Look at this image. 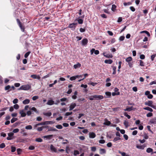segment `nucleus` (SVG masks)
I'll list each match as a JSON object with an SVG mask.
<instances>
[{"instance_id": "f257e3e1", "label": "nucleus", "mask_w": 156, "mask_h": 156, "mask_svg": "<svg viewBox=\"0 0 156 156\" xmlns=\"http://www.w3.org/2000/svg\"><path fill=\"white\" fill-rule=\"evenodd\" d=\"M31 86L29 84L25 85H22L21 86L20 88L18 89L19 90H28L31 88Z\"/></svg>"}, {"instance_id": "f03ea898", "label": "nucleus", "mask_w": 156, "mask_h": 156, "mask_svg": "<svg viewBox=\"0 0 156 156\" xmlns=\"http://www.w3.org/2000/svg\"><path fill=\"white\" fill-rule=\"evenodd\" d=\"M153 102L152 101H148L147 102L145 103V105H147L151 107V108L155 109L156 106L152 105Z\"/></svg>"}, {"instance_id": "7ed1b4c3", "label": "nucleus", "mask_w": 156, "mask_h": 156, "mask_svg": "<svg viewBox=\"0 0 156 156\" xmlns=\"http://www.w3.org/2000/svg\"><path fill=\"white\" fill-rule=\"evenodd\" d=\"M16 21H17V22L18 25L19 26V27H20V29H21L22 31L23 32H24V30H25V28L24 26H23V25L22 24V23L20 22V20L17 19H16Z\"/></svg>"}, {"instance_id": "20e7f679", "label": "nucleus", "mask_w": 156, "mask_h": 156, "mask_svg": "<svg viewBox=\"0 0 156 156\" xmlns=\"http://www.w3.org/2000/svg\"><path fill=\"white\" fill-rule=\"evenodd\" d=\"M88 41L87 38L83 39L81 41L82 44L83 46L86 45L88 43Z\"/></svg>"}, {"instance_id": "39448f33", "label": "nucleus", "mask_w": 156, "mask_h": 156, "mask_svg": "<svg viewBox=\"0 0 156 156\" xmlns=\"http://www.w3.org/2000/svg\"><path fill=\"white\" fill-rule=\"evenodd\" d=\"M93 97L97 100H101L103 98V96L101 95H94L93 96Z\"/></svg>"}, {"instance_id": "423d86ee", "label": "nucleus", "mask_w": 156, "mask_h": 156, "mask_svg": "<svg viewBox=\"0 0 156 156\" xmlns=\"http://www.w3.org/2000/svg\"><path fill=\"white\" fill-rule=\"evenodd\" d=\"M132 60V59H126V61L128 62L130 67H132L133 62Z\"/></svg>"}, {"instance_id": "0eeeda50", "label": "nucleus", "mask_w": 156, "mask_h": 156, "mask_svg": "<svg viewBox=\"0 0 156 156\" xmlns=\"http://www.w3.org/2000/svg\"><path fill=\"white\" fill-rule=\"evenodd\" d=\"M82 75H76L75 76H73L70 78V80L71 81H73L75 80L76 78H79V77H81Z\"/></svg>"}, {"instance_id": "6e6552de", "label": "nucleus", "mask_w": 156, "mask_h": 156, "mask_svg": "<svg viewBox=\"0 0 156 156\" xmlns=\"http://www.w3.org/2000/svg\"><path fill=\"white\" fill-rule=\"evenodd\" d=\"M76 104L75 103H72L69 106V111L72 110L76 106Z\"/></svg>"}, {"instance_id": "1a4fd4ad", "label": "nucleus", "mask_w": 156, "mask_h": 156, "mask_svg": "<svg viewBox=\"0 0 156 156\" xmlns=\"http://www.w3.org/2000/svg\"><path fill=\"white\" fill-rule=\"evenodd\" d=\"M104 56L106 58H112V54L109 53H103Z\"/></svg>"}, {"instance_id": "9d476101", "label": "nucleus", "mask_w": 156, "mask_h": 156, "mask_svg": "<svg viewBox=\"0 0 156 156\" xmlns=\"http://www.w3.org/2000/svg\"><path fill=\"white\" fill-rule=\"evenodd\" d=\"M90 138H94L96 137V135L94 132H90L89 134Z\"/></svg>"}, {"instance_id": "9b49d317", "label": "nucleus", "mask_w": 156, "mask_h": 156, "mask_svg": "<svg viewBox=\"0 0 156 156\" xmlns=\"http://www.w3.org/2000/svg\"><path fill=\"white\" fill-rule=\"evenodd\" d=\"M150 122L151 124H156V117L150 120L149 121Z\"/></svg>"}, {"instance_id": "f8f14e48", "label": "nucleus", "mask_w": 156, "mask_h": 156, "mask_svg": "<svg viewBox=\"0 0 156 156\" xmlns=\"http://www.w3.org/2000/svg\"><path fill=\"white\" fill-rule=\"evenodd\" d=\"M50 149L51 150L54 152H57V150L56 148L52 145L51 144L50 145Z\"/></svg>"}, {"instance_id": "ddd939ff", "label": "nucleus", "mask_w": 156, "mask_h": 156, "mask_svg": "<svg viewBox=\"0 0 156 156\" xmlns=\"http://www.w3.org/2000/svg\"><path fill=\"white\" fill-rule=\"evenodd\" d=\"M30 77L33 78V79H40V76H36V75H31V76H30Z\"/></svg>"}, {"instance_id": "4468645a", "label": "nucleus", "mask_w": 156, "mask_h": 156, "mask_svg": "<svg viewBox=\"0 0 156 156\" xmlns=\"http://www.w3.org/2000/svg\"><path fill=\"white\" fill-rule=\"evenodd\" d=\"M81 66V64L78 62L77 64L74 65L73 66V67L74 69H77L79 68Z\"/></svg>"}, {"instance_id": "2eb2a0df", "label": "nucleus", "mask_w": 156, "mask_h": 156, "mask_svg": "<svg viewBox=\"0 0 156 156\" xmlns=\"http://www.w3.org/2000/svg\"><path fill=\"white\" fill-rule=\"evenodd\" d=\"M20 113L21 114V116L22 117H24L26 115V114L24 112L23 110H21Z\"/></svg>"}, {"instance_id": "dca6fc26", "label": "nucleus", "mask_w": 156, "mask_h": 156, "mask_svg": "<svg viewBox=\"0 0 156 156\" xmlns=\"http://www.w3.org/2000/svg\"><path fill=\"white\" fill-rule=\"evenodd\" d=\"M53 136V135H49L47 136H43L44 138H46L50 140Z\"/></svg>"}, {"instance_id": "f3484780", "label": "nucleus", "mask_w": 156, "mask_h": 156, "mask_svg": "<svg viewBox=\"0 0 156 156\" xmlns=\"http://www.w3.org/2000/svg\"><path fill=\"white\" fill-rule=\"evenodd\" d=\"M54 104V101L52 100H49L47 103V104L49 105H52Z\"/></svg>"}, {"instance_id": "a211bd4d", "label": "nucleus", "mask_w": 156, "mask_h": 156, "mask_svg": "<svg viewBox=\"0 0 156 156\" xmlns=\"http://www.w3.org/2000/svg\"><path fill=\"white\" fill-rule=\"evenodd\" d=\"M30 102V100L29 99H26L23 101V103L24 105L28 104Z\"/></svg>"}, {"instance_id": "6ab92c4d", "label": "nucleus", "mask_w": 156, "mask_h": 156, "mask_svg": "<svg viewBox=\"0 0 156 156\" xmlns=\"http://www.w3.org/2000/svg\"><path fill=\"white\" fill-rule=\"evenodd\" d=\"M111 123L110 121H108L107 119H106L105 122L103 124L106 126H109L110 125Z\"/></svg>"}, {"instance_id": "aec40b11", "label": "nucleus", "mask_w": 156, "mask_h": 156, "mask_svg": "<svg viewBox=\"0 0 156 156\" xmlns=\"http://www.w3.org/2000/svg\"><path fill=\"white\" fill-rule=\"evenodd\" d=\"M143 109L144 110L148 111L151 112H153V109L149 107H146L144 108Z\"/></svg>"}, {"instance_id": "412c9836", "label": "nucleus", "mask_w": 156, "mask_h": 156, "mask_svg": "<svg viewBox=\"0 0 156 156\" xmlns=\"http://www.w3.org/2000/svg\"><path fill=\"white\" fill-rule=\"evenodd\" d=\"M136 147L137 148L139 149L143 150L144 149V147H145V146L144 145H141V146L137 145L136 146Z\"/></svg>"}, {"instance_id": "4be33fe9", "label": "nucleus", "mask_w": 156, "mask_h": 156, "mask_svg": "<svg viewBox=\"0 0 156 156\" xmlns=\"http://www.w3.org/2000/svg\"><path fill=\"white\" fill-rule=\"evenodd\" d=\"M58 131V130L53 128V127H51L48 130V131Z\"/></svg>"}, {"instance_id": "5701e85b", "label": "nucleus", "mask_w": 156, "mask_h": 156, "mask_svg": "<svg viewBox=\"0 0 156 156\" xmlns=\"http://www.w3.org/2000/svg\"><path fill=\"white\" fill-rule=\"evenodd\" d=\"M112 61L111 59L108 60H106L105 61V63L111 64L112 62Z\"/></svg>"}, {"instance_id": "b1692460", "label": "nucleus", "mask_w": 156, "mask_h": 156, "mask_svg": "<svg viewBox=\"0 0 156 156\" xmlns=\"http://www.w3.org/2000/svg\"><path fill=\"white\" fill-rule=\"evenodd\" d=\"M29 109L30 110L34 111L36 113H38V112L37 111V109L34 107H32V108L30 107Z\"/></svg>"}, {"instance_id": "393cba45", "label": "nucleus", "mask_w": 156, "mask_h": 156, "mask_svg": "<svg viewBox=\"0 0 156 156\" xmlns=\"http://www.w3.org/2000/svg\"><path fill=\"white\" fill-rule=\"evenodd\" d=\"M55 123L54 122L52 121H46L44 122V123L45 125H48L50 124H53Z\"/></svg>"}, {"instance_id": "a878e982", "label": "nucleus", "mask_w": 156, "mask_h": 156, "mask_svg": "<svg viewBox=\"0 0 156 156\" xmlns=\"http://www.w3.org/2000/svg\"><path fill=\"white\" fill-rule=\"evenodd\" d=\"M105 94L107 96L106 98H110L111 96V92H106L105 93Z\"/></svg>"}, {"instance_id": "bb28decb", "label": "nucleus", "mask_w": 156, "mask_h": 156, "mask_svg": "<svg viewBox=\"0 0 156 156\" xmlns=\"http://www.w3.org/2000/svg\"><path fill=\"white\" fill-rule=\"evenodd\" d=\"M112 68L113 70V72L112 74L113 75L115 74L116 73V68L115 66H112Z\"/></svg>"}, {"instance_id": "cd10ccee", "label": "nucleus", "mask_w": 156, "mask_h": 156, "mask_svg": "<svg viewBox=\"0 0 156 156\" xmlns=\"http://www.w3.org/2000/svg\"><path fill=\"white\" fill-rule=\"evenodd\" d=\"M44 115L47 116H50L51 115V112H48L47 113L44 112L43 113Z\"/></svg>"}, {"instance_id": "c85d7f7f", "label": "nucleus", "mask_w": 156, "mask_h": 156, "mask_svg": "<svg viewBox=\"0 0 156 156\" xmlns=\"http://www.w3.org/2000/svg\"><path fill=\"white\" fill-rule=\"evenodd\" d=\"M133 107L132 106L130 107L127 108L126 109L124 110L125 111H127L128 112L130 111L133 110Z\"/></svg>"}, {"instance_id": "c756f323", "label": "nucleus", "mask_w": 156, "mask_h": 156, "mask_svg": "<svg viewBox=\"0 0 156 156\" xmlns=\"http://www.w3.org/2000/svg\"><path fill=\"white\" fill-rule=\"evenodd\" d=\"M153 151V149L150 147L148 148L146 150V152L148 153H150L151 152H152Z\"/></svg>"}, {"instance_id": "7c9ffc66", "label": "nucleus", "mask_w": 156, "mask_h": 156, "mask_svg": "<svg viewBox=\"0 0 156 156\" xmlns=\"http://www.w3.org/2000/svg\"><path fill=\"white\" fill-rule=\"evenodd\" d=\"M46 127H46V126H42L41 127H38L37 128V129L38 131L40 132V131H42L43 128H46Z\"/></svg>"}, {"instance_id": "2f4dec72", "label": "nucleus", "mask_w": 156, "mask_h": 156, "mask_svg": "<svg viewBox=\"0 0 156 156\" xmlns=\"http://www.w3.org/2000/svg\"><path fill=\"white\" fill-rule=\"evenodd\" d=\"M100 153L101 154H105L106 153V151L105 149H100Z\"/></svg>"}, {"instance_id": "473e14b6", "label": "nucleus", "mask_w": 156, "mask_h": 156, "mask_svg": "<svg viewBox=\"0 0 156 156\" xmlns=\"http://www.w3.org/2000/svg\"><path fill=\"white\" fill-rule=\"evenodd\" d=\"M35 141L38 142H41L43 141V140L40 138H37L35 140Z\"/></svg>"}, {"instance_id": "72a5a7b5", "label": "nucleus", "mask_w": 156, "mask_h": 156, "mask_svg": "<svg viewBox=\"0 0 156 156\" xmlns=\"http://www.w3.org/2000/svg\"><path fill=\"white\" fill-rule=\"evenodd\" d=\"M11 151L12 152H14L16 150V148L15 147H13L12 146H11Z\"/></svg>"}, {"instance_id": "f704fd0d", "label": "nucleus", "mask_w": 156, "mask_h": 156, "mask_svg": "<svg viewBox=\"0 0 156 156\" xmlns=\"http://www.w3.org/2000/svg\"><path fill=\"white\" fill-rule=\"evenodd\" d=\"M25 128L26 129H31L32 128V127L31 125H28L26 126Z\"/></svg>"}, {"instance_id": "c9c22d12", "label": "nucleus", "mask_w": 156, "mask_h": 156, "mask_svg": "<svg viewBox=\"0 0 156 156\" xmlns=\"http://www.w3.org/2000/svg\"><path fill=\"white\" fill-rule=\"evenodd\" d=\"M55 127L59 129H62L63 128L62 126L61 125H58L56 126Z\"/></svg>"}, {"instance_id": "e433bc0d", "label": "nucleus", "mask_w": 156, "mask_h": 156, "mask_svg": "<svg viewBox=\"0 0 156 156\" xmlns=\"http://www.w3.org/2000/svg\"><path fill=\"white\" fill-rule=\"evenodd\" d=\"M80 153L79 151L76 150H75L74 151V155L76 156L77 154H79Z\"/></svg>"}, {"instance_id": "4c0bfd02", "label": "nucleus", "mask_w": 156, "mask_h": 156, "mask_svg": "<svg viewBox=\"0 0 156 156\" xmlns=\"http://www.w3.org/2000/svg\"><path fill=\"white\" fill-rule=\"evenodd\" d=\"M116 7V6L115 5H112L111 8L112 10L113 11H114L115 10Z\"/></svg>"}, {"instance_id": "58836bf2", "label": "nucleus", "mask_w": 156, "mask_h": 156, "mask_svg": "<svg viewBox=\"0 0 156 156\" xmlns=\"http://www.w3.org/2000/svg\"><path fill=\"white\" fill-rule=\"evenodd\" d=\"M17 118H13L11 119V122L12 123H13L14 122H15L17 120Z\"/></svg>"}, {"instance_id": "ea45409f", "label": "nucleus", "mask_w": 156, "mask_h": 156, "mask_svg": "<svg viewBox=\"0 0 156 156\" xmlns=\"http://www.w3.org/2000/svg\"><path fill=\"white\" fill-rule=\"evenodd\" d=\"M123 124H124V125L125 126L126 128L127 127L129 126V125H128L129 122H127L126 121H124V122Z\"/></svg>"}, {"instance_id": "a19ab883", "label": "nucleus", "mask_w": 156, "mask_h": 156, "mask_svg": "<svg viewBox=\"0 0 156 156\" xmlns=\"http://www.w3.org/2000/svg\"><path fill=\"white\" fill-rule=\"evenodd\" d=\"M120 140L121 138L119 137H115L113 140V141L114 142H115L116 141Z\"/></svg>"}, {"instance_id": "79ce46f5", "label": "nucleus", "mask_w": 156, "mask_h": 156, "mask_svg": "<svg viewBox=\"0 0 156 156\" xmlns=\"http://www.w3.org/2000/svg\"><path fill=\"white\" fill-rule=\"evenodd\" d=\"M77 21L79 24H82L83 23V20L81 19H79L77 20Z\"/></svg>"}, {"instance_id": "37998d69", "label": "nucleus", "mask_w": 156, "mask_h": 156, "mask_svg": "<svg viewBox=\"0 0 156 156\" xmlns=\"http://www.w3.org/2000/svg\"><path fill=\"white\" fill-rule=\"evenodd\" d=\"M5 147V145L4 143H2L0 144V148H3Z\"/></svg>"}, {"instance_id": "c03bdc74", "label": "nucleus", "mask_w": 156, "mask_h": 156, "mask_svg": "<svg viewBox=\"0 0 156 156\" xmlns=\"http://www.w3.org/2000/svg\"><path fill=\"white\" fill-rule=\"evenodd\" d=\"M69 28H75V27L74 26V25L73 23L70 24L69 27Z\"/></svg>"}, {"instance_id": "a18cd8bd", "label": "nucleus", "mask_w": 156, "mask_h": 156, "mask_svg": "<svg viewBox=\"0 0 156 156\" xmlns=\"http://www.w3.org/2000/svg\"><path fill=\"white\" fill-rule=\"evenodd\" d=\"M34 113H32V111H30V110L28 111L27 112V115L28 116H30V115L31 114H34Z\"/></svg>"}, {"instance_id": "49530a36", "label": "nucleus", "mask_w": 156, "mask_h": 156, "mask_svg": "<svg viewBox=\"0 0 156 156\" xmlns=\"http://www.w3.org/2000/svg\"><path fill=\"white\" fill-rule=\"evenodd\" d=\"M131 4H132V3L130 2H128L127 3L124 2L123 3L124 5L125 6H126V5H131Z\"/></svg>"}, {"instance_id": "de8ad7c7", "label": "nucleus", "mask_w": 156, "mask_h": 156, "mask_svg": "<svg viewBox=\"0 0 156 156\" xmlns=\"http://www.w3.org/2000/svg\"><path fill=\"white\" fill-rule=\"evenodd\" d=\"M39 98V97L38 96H33V97H32V100H33V101H35L36 100L38 99Z\"/></svg>"}, {"instance_id": "09e8293b", "label": "nucleus", "mask_w": 156, "mask_h": 156, "mask_svg": "<svg viewBox=\"0 0 156 156\" xmlns=\"http://www.w3.org/2000/svg\"><path fill=\"white\" fill-rule=\"evenodd\" d=\"M19 131V129L18 128H16L14 129L13 130L12 132L13 133H16L18 132Z\"/></svg>"}, {"instance_id": "8fccbe9b", "label": "nucleus", "mask_w": 156, "mask_h": 156, "mask_svg": "<svg viewBox=\"0 0 156 156\" xmlns=\"http://www.w3.org/2000/svg\"><path fill=\"white\" fill-rule=\"evenodd\" d=\"M13 108L16 109H17L19 108V106L18 104H16L14 105Z\"/></svg>"}, {"instance_id": "3c124183", "label": "nucleus", "mask_w": 156, "mask_h": 156, "mask_svg": "<svg viewBox=\"0 0 156 156\" xmlns=\"http://www.w3.org/2000/svg\"><path fill=\"white\" fill-rule=\"evenodd\" d=\"M112 95L113 96H115V95H119L120 94V92H117V93L115 92H113L112 93Z\"/></svg>"}, {"instance_id": "603ef678", "label": "nucleus", "mask_w": 156, "mask_h": 156, "mask_svg": "<svg viewBox=\"0 0 156 156\" xmlns=\"http://www.w3.org/2000/svg\"><path fill=\"white\" fill-rule=\"evenodd\" d=\"M143 137L146 139H147L148 138V136L146 133L144 134Z\"/></svg>"}, {"instance_id": "864d4df0", "label": "nucleus", "mask_w": 156, "mask_h": 156, "mask_svg": "<svg viewBox=\"0 0 156 156\" xmlns=\"http://www.w3.org/2000/svg\"><path fill=\"white\" fill-rule=\"evenodd\" d=\"M124 115L128 119L130 118V116L129 115L127 114L126 112H124Z\"/></svg>"}, {"instance_id": "5fc2aeb1", "label": "nucleus", "mask_w": 156, "mask_h": 156, "mask_svg": "<svg viewBox=\"0 0 156 156\" xmlns=\"http://www.w3.org/2000/svg\"><path fill=\"white\" fill-rule=\"evenodd\" d=\"M12 102L13 104H16L18 102V99L17 98H15L13 101Z\"/></svg>"}, {"instance_id": "6e6d98bb", "label": "nucleus", "mask_w": 156, "mask_h": 156, "mask_svg": "<svg viewBox=\"0 0 156 156\" xmlns=\"http://www.w3.org/2000/svg\"><path fill=\"white\" fill-rule=\"evenodd\" d=\"M30 51H28L24 55V57L25 58H27V57L30 54Z\"/></svg>"}, {"instance_id": "4d7b16f0", "label": "nucleus", "mask_w": 156, "mask_h": 156, "mask_svg": "<svg viewBox=\"0 0 156 156\" xmlns=\"http://www.w3.org/2000/svg\"><path fill=\"white\" fill-rule=\"evenodd\" d=\"M153 115V114L151 112H149L147 114V117H150Z\"/></svg>"}, {"instance_id": "13d9d810", "label": "nucleus", "mask_w": 156, "mask_h": 156, "mask_svg": "<svg viewBox=\"0 0 156 156\" xmlns=\"http://www.w3.org/2000/svg\"><path fill=\"white\" fill-rule=\"evenodd\" d=\"M22 150L21 149L18 148L17 149V151L18 154H21Z\"/></svg>"}, {"instance_id": "bf43d9fd", "label": "nucleus", "mask_w": 156, "mask_h": 156, "mask_svg": "<svg viewBox=\"0 0 156 156\" xmlns=\"http://www.w3.org/2000/svg\"><path fill=\"white\" fill-rule=\"evenodd\" d=\"M125 39L124 36H121L119 37V40L120 41H123Z\"/></svg>"}, {"instance_id": "052dcab7", "label": "nucleus", "mask_w": 156, "mask_h": 156, "mask_svg": "<svg viewBox=\"0 0 156 156\" xmlns=\"http://www.w3.org/2000/svg\"><path fill=\"white\" fill-rule=\"evenodd\" d=\"M119 152L120 154L122 156H125L126 153L124 152H121L120 151H119Z\"/></svg>"}, {"instance_id": "680f3d73", "label": "nucleus", "mask_w": 156, "mask_h": 156, "mask_svg": "<svg viewBox=\"0 0 156 156\" xmlns=\"http://www.w3.org/2000/svg\"><path fill=\"white\" fill-rule=\"evenodd\" d=\"M14 133L12 132H11L8 133V135L10 137H12Z\"/></svg>"}, {"instance_id": "e2e57ef3", "label": "nucleus", "mask_w": 156, "mask_h": 156, "mask_svg": "<svg viewBox=\"0 0 156 156\" xmlns=\"http://www.w3.org/2000/svg\"><path fill=\"white\" fill-rule=\"evenodd\" d=\"M28 148L30 150H33L35 149V147L33 146H30Z\"/></svg>"}, {"instance_id": "0e129e2a", "label": "nucleus", "mask_w": 156, "mask_h": 156, "mask_svg": "<svg viewBox=\"0 0 156 156\" xmlns=\"http://www.w3.org/2000/svg\"><path fill=\"white\" fill-rule=\"evenodd\" d=\"M112 144L111 142H109L107 144V146L108 147H112Z\"/></svg>"}, {"instance_id": "69168bd1", "label": "nucleus", "mask_w": 156, "mask_h": 156, "mask_svg": "<svg viewBox=\"0 0 156 156\" xmlns=\"http://www.w3.org/2000/svg\"><path fill=\"white\" fill-rule=\"evenodd\" d=\"M105 142V141L103 139L99 141V143L100 144H103Z\"/></svg>"}, {"instance_id": "338daca9", "label": "nucleus", "mask_w": 156, "mask_h": 156, "mask_svg": "<svg viewBox=\"0 0 156 156\" xmlns=\"http://www.w3.org/2000/svg\"><path fill=\"white\" fill-rule=\"evenodd\" d=\"M63 126L65 127H67L69 126V124L66 123H64L62 124Z\"/></svg>"}, {"instance_id": "774afa93", "label": "nucleus", "mask_w": 156, "mask_h": 156, "mask_svg": "<svg viewBox=\"0 0 156 156\" xmlns=\"http://www.w3.org/2000/svg\"><path fill=\"white\" fill-rule=\"evenodd\" d=\"M42 119V118L40 116L37 117L36 118V120L37 121H40Z\"/></svg>"}]
</instances>
